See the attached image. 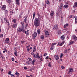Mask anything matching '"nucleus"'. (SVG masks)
<instances>
[{"label": "nucleus", "mask_w": 77, "mask_h": 77, "mask_svg": "<svg viewBox=\"0 0 77 77\" xmlns=\"http://www.w3.org/2000/svg\"><path fill=\"white\" fill-rule=\"evenodd\" d=\"M37 15L38 16V18H35L34 20V25L35 27H38L39 26L40 24V21H41V19L42 18L41 15L39 14V13H37Z\"/></svg>", "instance_id": "obj_1"}, {"label": "nucleus", "mask_w": 77, "mask_h": 77, "mask_svg": "<svg viewBox=\"0 0 77 77\" xmlns=\"http://www.w3.org/2000/svg\"><path fill=\"white\" fill-rule=\"evenodd\" d=\"M21 28L22 29V31L23 32V33H24L26 35H29V30H27L26 31H25L27 30V25L26 24H25L24 25V22H21Z\"/></svg>", "instance_id": "obj_2"}, {"label": "nucleus", "mask_w": 77, "mask_h": 77, "mask_svg": "<svg viewBox=\"0 0 77 77\" xmlns=\"http://www.w3.org/2000/svg\"><path fill=\"white\" fill-rule=\"evenodd\" d=\"M31 54L32 55L34 59H36V58H39V53H36V54H34V53H31Z\"/></svg>", "instance_id": "obj_3"}, {"label": "nucleus", "mask_w": 77, "mask_h": 77, "mask_svg": "<svg viewBox=\"0 0 77 77\" xmlns=\"http://www.w3.org/2000/svg\"><path fill=\"white\" fill-rule=\"evenodd\" d=\"M32 36L33 38V39H35V38L37 36V33L34 32V33L32 34Z\"/></svg>", "instance_id": "obj_4"}, {"label": "nucleus", "mask_w": 77, "mask_h": 77, "mask_svg": "<svg viewBox=\"0 0 77 77\" xmlns=\"http://www.w3.org/2000/svg\"><path fill=\"white\" fill-rule=\"evenodd\" d=\"M54 57L55 58V59L56 60H58L59 59V57L57 55H55L54 56Z\"/></svg>", "instance_id": "obj_5"}, {"label": "nucleus", "mask_w": 77, "mask_h": 77, "mask_svg": "<svg viewBox=\"0 0 77 77\" xmlns=\"http://www.w3.org/2000/svg\"><path fill=\"white\" fill-rule=\"evenodd\" d=\"M72 38L73 39H74L75 41H77V37L75 35H73Z\"/></svg>", "instance_id": "obj_6"}, {"label": "nucleus", "mask_w": 77, "mask_h": 77, "mask_svg": "<svg viewBox=\"0 0 77 77\" xmlns=\"http://www.w3.org/2000/svg\"><path fill=\"white\" fill-rule=\"evenodd\" d=\"M73 71V69L71 68H69V71L68 72V74H69L70 72H72Z\"/></svg>", "instance_id": "obj_7"}, {"label": "nucleus", "mask_w": 77, "mask_h": 77, "mask_svg": "<svg viewBox=\"0 0 77 77\" xmlns=\"http://www.w3.org/2000/svg\"><path fill=\"white\" fill-rule=\"evenodd\" d=\"M6 5H4L2 6L1 9L2 10H5L6 9Z\"/></svg>", "instance_id": "obj_8"}, {"label": "nucleus", "mask_w": 77, "mask_h": 77, "mask_svg": "<svg viewBox=\"0 0 77 77\" xmlns=\"http://www.w3.org/2000/svg\"><path fill=\"white\" fill-rule=\"evenodd\" d=\"M11 26L13 28H16L17 26V24H13L11 25Z\"/></svg>", "instance_id": "obj_9"}, {"label": "nucleus", "mask_w": 77, "mask_h": 77, "mask_svg": "<svg viewBox=\"0 0 77 77\" xmlns=\"http://www.w3.org/2000/svg\"><path fill=\"white\" fill-rule=\"evenodd\" d=\"M4 12L5 15H8V14L9 11L7 10H5L4 11Z\"/></svg>", "instance_id": "obj_10"}, {"label": "nucleus", "mask_w": 77, "mask_h": 77, "mask_svg": "<svg viewBox=\"0 0 77 77\" xmlns=\"http://www.w3.org/2000/svg\"><path fill=\"white\" fill-rule=\"evenodd\" d=\"M16 4L17 5H20V0H16Z\"/></svg>", "instance_id": "obj_11"}, {"label": "nucleus", "mask_w": 77, "mask_h": 77, "mask_svg": "<svg viewBox=\"0 0 77 77\" xmlns=\"http://www.w3.org/2000/svg\"><path fill=\"white\" fill-rule=\"evenodd\" d=\"M58 29V26L57 25H55L54 26V30H55V29Z\"/></svg>", "instance_id": "obj_12"}, {"label": "nucleus", "mask_w": 77, "mask_h": 77, "mask_svg": "<svg viewBox=\"0 0 77 77\" xmlns=\"http://www.w3.org/2000/svg\"><path fill=\"white\" fill-rule=\"evenodd\" d=\"M54 11H52L51 12V13H50V15H51V17H53V15H54Z\"/></svg>", "instance_id": "obj_13"}, {"label": "nucleus", "mask_w": 77, "mask_h": 77, "mask_svg": "<svg viewBox=\"0 0 77 77\" xmlns=\"http://www.w3.org/2000/svg\"><path fill=\"white\" fill-rule=\"evenodd\" d=\"M31 62L32 64V65H35V62H36V60L34 59H33V60Z\"/></svg>", "instance_id": "obj_14"}, {"label": "nucleus", "mask_w": 77, "mask_h": 77, "mask_svg": "<svg viewBox=\"0 0 77 77\" xmlns=\"http://www.w3.org/2000/svg\"><path fill=\"white\" fill-rule=\"evenodd\" d=\"M42 55L41 54L40 55V57L39 56V58H37V59H40V60H41V61H42Z\"/></svg>", "instance_id": "obj_15"}, {"label": "nucleus", "mask_w": 77, "mask_h": 77, "mask_svg": "<svg viewBox=\"0 0 77 77\" xmlns=\"http://www.w3.org/2000/svg\"><path fill=\"white\" fill-rule=\"evenodd\" d=\"M36 50V46H35L33 48V50L32 52V53H33L34 52H35V51Z\"/></svg>", "instance_id": "obj_16"}, {"label": "nucleus", "mask_w": 77, "mask_h": 77, "mask_svg": "<svg viewBox=\"0 0 77 77\" xmlns=\"http://www.w3.org/2000/svg\"><path fill=\"white\" fill-rule=\"evenodd\" d=\"M18 31L19 32H21L22 30H23V29H22V28L21 29V28L19 27V28L17 29Z\"/></svg>", "instance_id": "obj_17"}, {"label": "nucleus", "mask_w": 77, "mask_h": 77, "mask_svg": "<svg viewBox=\"0 0 77 77\" xmlns=\"http://www.w3.org/2000/svg\"><path fill=\"white\" fill-rule=\"evenodd\" d=\"M76 7H77V2H76L74 3V5L73 6V8H75Z\"/></svg>", "instance_id": "obj_18"}, {"label": "nucleus", "mask_w": 77, "mask_h": 77, "mask_svg": "<svg viewBox=\"0 0 77 77\" xmlns=\"http://www.w3.org/2000/svg\"><path fill=\"white\" fill-rule=\"evenodd\" d=\"M37 33L38 35H40L41 33V30L39 29H38L37 30Z\"/></svg>", "instance_id": "obj_19"}, {"label": "nucleus", "mask_w": 77, "mask_h": 77, "mask_svg": "<svg viewBox=\"0 0 77 77\" xmlns=\"http://www.w3.org/2000/svg\"><path fill=\"white\" fill-rule=\"evenodd\" d=\"M23 16V13H20L19 16V19H20L21 18V17Z\"/></svg>", "instance_id": "obj_20"}, {"label": "nucleus", "mask_w": 77, "mask_h": 77, "mask_svg": "<svg viewBox=\"0 0 77 77\" xmlns=\"http://www.w3.org/2000/svg\"><path fill=\"white\" fill-rule=\"evenodd\" d=\"M75 42L74 41H72V42H69V45H71L72 44H74V43Z\"/></svg>", "instance_id": "obj_21"}, {"label": "nucleus", "mask_w": 77, "mask_h": 77, "mask_svg": "<svg viewBox=\"0 0 77 77\" xmlns=\"http://www.w3.org/2000/svg\"><path fill=\"white\" fill-rule=\"evenodd\" d=\"M61 39L62 40H64V39H65V36L64 35H62L61 36Z\"/></svg>", "instance_id": "obj_22"}, {"label": "nucleus", "mask_w": 77, "mask_h": 77, "mask_svg": "<svg viewBox=\"0 0 77 77\" xmlns=\"http://www.w3.org/2000/svg\"><path fill=\"white\" fill-rule=\"evenodd\" d=\"M45 34L46 35H46H49V32L48 31H46L45 32Z\"/></svg>", "instance_id": "obj_23"}, {"label": "nucleus", "mask_w": 77, "mask_h": 77, "mask_svg": "<svg viewBox=\"0 0 77 77\" xmlns=\"http://www.w3.org/2000/svg\"><path fill=\"white\" fill-rule=\"evenodd\" d=\"M27 17H26L25 18V19L24 20L25 23H26V24H27Z\"/></svg>", "instance_id": "obj_24"}, {"label": "nucleus", "mask_w": 77, "mask_h": 77, "mask_svg": "<svg viewBox=\"0 0 77 77\" xmlns=\"http://www.w3.org/2000/svg\"><path fill=\"white\" fill-rule=\"evenodd\" d=\"M4 20L6 22L8 21V19H7L6 17H4Z\"/></svg>", "instance_id": "obj_25"}, {"label": "nucleus", "mask_w": 77, "mask_h": 77, "mask_svg": "<svg viewBox=\"0 0 77 77\" xmlns=\"http://www.w3.org/2000/svg\"><path fill=\"white\" fill-rule=\"evenodd\" d=\"M17 51H15L14 52V54L16 56H18V55L17 54Z\"/></svg>", "instance_id": "obj_26"}, {"label": "nucleus", "mask_w": 77, "mask_h": 77, "mask_svg": "<svg viewBox=\"0 0 77 77\" xmlns=\"http://www.w3.org/2000/svg\"><path fill=\"white\" fill-rule=\"evenodd\" d=\"M30 49H32V47H30V48H27V51L28 52L30 51Z\"/></svg>", "instance_id": "obj_27"}, {"label": "nucleus", "mask_w": 77, "mask_h": 77, "mask_svg": "<svg viewBox=\"0 0 77 77\" xmlns=\"http://www.w3.org/2000/svg\"><path fill=\"white\" fill-rule=\"evenodd\" d=\"M48 66H49V67H51V62H49L48 63Z\"/></svg>", "instance_id": "obj_28"}, {"label": "nucleus", "mask_w": 77, "mask_h": 77, "mask_svg": "<svg viewBox=\"0 0 77 77\" xmlns=\"http://www.w3.org/2000/svg\"><path fill=\"white\" fill-rule=\"evenodd\" d=\"M62 7H59V11L60 12V11H62Z\"/></svg>", "instance_id": "obj_29"}, {"label": "nucleus", "mask_w": 77, "mask_h": 77, "mask_svg": "<svg viewBox=\"0 0 77 77\" xmlns=\"http://www.w3.org/2000/svg\"><path fill=\"white\" fill-rule=\"evenodd\" d=\"M75 24H76L77 23V17H75Z\"/></svg>", "instance_id": "obj_30"}, {"label": "nucleus", "mask_w": 77, "mask_h": 77, "mask_svg": "<svg viewBox=\"0 0 77 77\" xmlns=\"http://www.w3.org/2000/svg\"><path fill=\"white\" fill-rule=\"evenodd\" d=\"M41 39L43 40L44 39V36L43 35H42L41 36Z\"/></svg>", "instance_id": "obj_31"}, {"label": "nucleus", "mask_w": 77, "mask_h": 77, "mask_svg": "<svg viewBox=\"0 0 77 77\" xmlns=\"http://www.w3.org/2000/svg\"><path fill=\"white\" fill-rule=\"evenodd\" d=\"M10 15H12L13 14V13H14V11L13 10H12L11 11H10Z\"/></svg>", "instance_id": "obj_32"}, {"label": "nucleus", "mask_w": 77, "mask_h": 77, "mask_svg": "<svg viewBox=\"0 0 77 77\" xmlns=\"http://www.w3.org/2000/svg\"><path fill=\"white\" fill-rule=\"evenodd\" d=\"M64 7L65 8H68L69 7V6L68 5H65L64 6Z\"/></svg>", "instance_id": "obj_33"}, {"label": "nucleus", "mask_w": 77, "mask_h": 77, "mask_svg": "<svg viewBox=\"0 0 77 77\" xmlns=\"http://www.w3.org/2000/svg\"><path fill=\"white\" fill-rule=\"evenodd\" d=\"M62 45H62L61 43L60 44H59V43H58L57 46H58V47H61V46H62Z\"/></svg>", "instance_id": "obj_34"}, {"label": "nucleus", "mask_w": 77, "mask_h": 77, "mask_svg": "<svg viewBox=\"0 0 77 77\" xmlns=\"http://www.w3.org/2000/svg\"><path fill=\"white\" fill-rule=\"evenodd\" d=\"M35 14H36V13L35 12L33 13V19H34V18H35Z\"/></svg>", "instance_id": "obj_35"}, {"label": "nucleus", "mask_w": 77, "mask_h": 77, "mask_svg": "<svg viewBox=\"0 0 77 77\" xmlns=\"http://www.w3.org/2000/svg\"><path fill=\"white\" fill-rule=\"evenodd\" d=\"M15 74L16 75H20V73H18V72H16Z\"/></svg>", "instance_id": "obj_36"}, {"label": "nucleus", "mask_w": 77, "mask_h": 77, "mask_svg": "<svg viewBox=\"0 0 77 77\" xmlns=\"http://www.w3.org/2000/svg\"><path fill=\"white\" fill-rule=\"evenodd\" d=\"M6 2H7L8 3H11V0H7L6 1Z\"/></svg>", "instance_id": "obj_37"}, {"label": "nucleus", "mask_w": 77, "mask_h": 77, "mask_svg": "<svg viewBox=\"0 0 77 77\" xmlns=\"http://www.w3.org/2000/svg\"><path fill=\"white\" fill-rule=\"evenodd\" d=\"M26 63L28 65H30V61L28 60L26 61Z\"/></svg>", "instance_id": "obj_38"}, {"label": "nucleus", "mask_w": 77, "mask_h": 77, "mask_svg": "<svg viewBox=\"0 0 77 77\" xmlns=\"http://www.w3.org/2000/svg\"><path fill=\"white\" fill-rule=\"evenodd\" d=\"M29 60V61H30V62H32V59H31V58H30V57H29L28 58Z\"/></svg>", "instance_id": "obj_39"}, {"label": "nucleus", "mask_w": 77, "mask_h": 77, "mask_svg": "<svg viewBox=\"0 0 77 77\" xmlns=\"http://www.w3.org/2000/svg\"><path fill=\"white\" fill-rule=\"evenodd\" d=\"M60 7H61V8H63V4L62 3H61L60 4Z\"/></svg>", "instance_id": "obj_40"}, {"label": "nucleus", "mask_w": 77, "mask_h": 77, "mask_svg": "<svg viewBox=\"0 0 77 77\" xmlns=\"http://www.w3.org/2000/svg\"><path fill=\"white\" fill-rule=\"evenodd\" d=\"M57 44L56 43H52V46L53 47V45H56V44Z\"/></svg>", "instance_id": "obj_41"}, {"label": "nucleus", "mask_w": 77, "mask_h": 77, "mask_svg": "<svg viewBox=\"0 0 77 77\" xmlns=\"http://www.w3.org/2000/svg\"><path fill=\"white\" fill-rule=\"evenodd\" d=\"M13 22L14 23H16V22H17V20L15 19H14L13 20Z\"/></svg>", "instance_id": "obj_42"}, {"label": "nucleus", "mask_w": 77, "mask_h": 77, "mask_svg": "<svg viewBox=\"0 0 77 77\" xmlns=\"http://www.w3.org/2000/svg\"><path fill=\"white\" fill-rule=\"evenodd\" d=\"M11 71H9V72H8V74H9V75H11V74H11Z\"/></svg>", "instance_id": "obj_43"}, {"label": "nucleus", "mask_w": 77, "mask_h": 77, "mask_svg": "<svg viewBox=\"0 0 77 77\" xmlns=\"http://www.w3.org/2000/svg\"><path fill=\"white\" fill-rule=\"evenodd\" d=\"M50 50H53V46H51V47Z\"/></svg>", "instance_id": "obj_44"}, {"label": "nucleus", "mask_w": 77, "mask_h": 77, "mask_svg": "<svg viewBox=\"0 0 77 77\" xmlns=\"http://www.w3.org/2000/svg\"><path fill=\"white\" fill-rule=\"evenodd\" d=\"M3 35L2 34H1L0 35V38H3Z\"/></svg>", "instance_id": "obj_45"}, {"label": "nucleus", "mask_w": 77, "mask_h": 77, "mask_svg": "<svg viewBox=\"0 0 77 77\" xmlns=\"http://www.w3.org/2000/svg\"><path fill=\"white\" fill-rule=\"evenodd\" d=\"M2 56H3L2 53L1 52V51H0V56H1V57H2Z\"/></svg>", "instance_id": "obj_46"}, {"label": "nucleus", "mask_w": 77, "mask_h": 77, "mask_svg": "<svg viewBox=\"0 0 77 77\" xmlns=\"http://www.w3.org/2000/svg\"><path fill=\"white\" fill-rule=\"evenodd\" d=\"M4 51H5V52H8V50H6V48H4Z\"/></svg>", "instance_id": "obj_47"}, {"label": "nucleus", "mask_w": 77, "mask_h": 77, "mask_svg": "<svg viewBox=\"0 0 77 77\" xmlns=\"http://www.w3.org/2000/svg\"><path fill=\"white\" fill-rule=\"evenodd\" d=\"M50 2H49V1L48 0L46 2V3H47V4H48Z\"/></svg>", "instance_id": "obj_48"}, {"label": "nucleus", "mask_w": 77, "mask_h": 77, "mask_svg": "<svg viewBox=\"0 0 77 77\" xmlns=\"http://www.w3.org/2000/svg\"><path fill=\"white\" fill-rule=\"evenodd\" d=\"M70 18H74V16L72 15L70 16Z\"/></svg>", "instance_id": "obj_49"}, {"label": "nucleus", "mask_w": 77, "mask_h": 77, "mask_svg": "<svg viewBox=\"0 0 77 77\" xmlns=\"http://www.w3.org/2000/svg\"><path fill=\"white\" fill-rule=\"evenodd\" d=\"M67 51H68V50H66L65 51H64V53L65 54H66V53H67Z\"/></svg>", "instance_id": "obj_50"}, {"label": "nucleus", "mask_w": 77, "mask_h": 77, "mask_svg": "<svg viewBox=\"0 0 77 77\" xmlns=\"http://www.w3.org/2000/svg\"><path fill=\"white\" fill-rule=\"evenodd\" d=\"M6 41L7 42H8V41H9V38H6Z\"/></svg>", "instance_id": "obj_51"}, {"label": "nucleus", "mask_w": 77, "mask_h": 77, "mask_svg": "<svg viewBox=\"0 0 77 77\" xmlns=\"http://www.w3.org/2000/svg\"><path fill=\"white\" fill-rule=\"evenodd\" d=\"M6 23H8V26H9L10 25V24L9 23V21H8L7 22H6Z\"/></svg>", "instance_id": "obj_52"}, {"label": "nucleus", "mask_w": 77, "mask_h": 77, "mask_svg": "<svg viewBox=\"0 0 77 77\" xmlns=\"http://www.w3.org/2000/svg\"><path fill=\"white\" fill-rule=\"evenodd\" d=\"M48 54L47 53H45L44 54L43 56H45L46 55H47Z\"/></svg>", "instance_id": "obj_53"}, {"label": "nucleus", "mask_w": 77, "mask_h": 77, "mask_svg": "<svg viewBox=\"0 0 77 77\" xmlns=\"http://www.w3.org/2000/svg\"><path fill=\"white\" fill-rule=\"evenodd\" d=\"M24 69H27V67L26 66H24Z\"/></svg>", "instance_id": "obj_54"}, {"label": "nucleus", "mask_w": 77, "mask_h": 77, "mask_svg": "<svg viewBox=\"0 0 77 77\" xmlns=\"http://www.w3.org/2000/svg\"><path fill=\"white\" fill-rule=\"evenodd\" d=\"M11 77H15V75H13L12 74H11Z\"/></svg>", "instance_id": "obj_55"}, {"label": "nucleus", "mask_w": 77, "mask_h": 77, "mask_svg": "<svg viewBox=\"0 0 77 77\" xmlns=\"http://www.w3.org/2000/svg\"><path fill=\"white\" fill-rule=\"evenodd\" d=\"M30 47V45H29L28 46H26V48H28Z\"/></svg>", "instance_id": "obj_56"}, {"label": "nucleus", "mask_w": 77, "mask_h": 77, "mask_svg": "<svg viewBox=\"0 0 77 77\" xmlns=\"http://www.w3.org/2000/svg\"><path fill=\"white\" fill-rule=\"evenodd\" d=\"M65 43V41H63L62 42V43H61V44H62L63 45V44H64V43Z\"/></svg>", "instance_id": "obj_57"}, {"label": "nucleus", "mask_w": 77, "mask_h": 77, "mask_svg": "<svg viewBox=\"0 0 77 77\" xmlns=\"http://www.w3.org/2000/svg\"><path fill=\"white\" fill-rule=\"evenodd\" d=\"M11 60L12 61H14V58H12L11 59Z\"/></svg>", "instance_id": "obj_58"}, {"label": "nucleus", "mask_w": 77, "mask_h": 77, "mask_svg": "<svg viewBox=\"0 0 77 77\" xmlns=\"http://www.w3.org/2000/svg\"><path fill=\"white\" fill-rule=\"evenodd\" d=\"M49 57L48 56H47L45 58V59H48V58Z\"/></svg>", "instance_id": "obj_59"}, {"label": "nucleus", "mask_w": 77, "mask_h": 77, "mask_svg": "<svg viewBox=\"0 0 77 77\" xmlns=\"http://www.w3.org/2000/svg\"><path fill=\"white\" fill-rule=\"evenodd\" d=\"M61 68L62 69H64V68H65V67H64V66H61Z\"/></svg>", "instance_id": "obj_60"}, {"label": "nucleus", "mask_w": 77, "mask_h": 77, "mask_svg": "<svg viewBox=\"0 0 77 77\" xmlns=\"http://www.w3.org/2000/svg\"><path fill=\"white\" fill-rule=\"evenodd\" d=\"M5 44H8V43H9V42H7V41H6L5 42Z\"/></svg>", "instance_id": "obj_61"}, {"label": "nucleus", "mask_w": 77, "mask_h": 77, "mask_svg": "<svg viewBox=\"0 0 77 77\" xmlns=\"http://www.w3.org/2000/svg\"><path fill=\"white\" fill-rule=\"evenodd\" d=\"M64 28H66V25H65V24L64 25Z\"/></svg>", "instance_id": "obj_62"}, {"label": "nucleus", "mask_w": 77, "mask_h": 77, "mask_svg": "<svg viewBox=\"0 0 77 77\" xmlns=\"http://www.w3.org/2000/svg\"><path fill=\"white\" fill-rule=\"evenodd\" d=\"M60 56L62 57L63 56V54H61L60 55Z\"/></svg>", "instance_id": "obj_63"}, {"label": "nucleus", "mask_w": 77, "mask_h": 77, "mask_svg": "<svg viewBox=\"0 0 77 77\" xmlns=\"http://www.w3.org/2000/svg\"><path fill=\"white\" fill-rule=\"evenodd\" d=\"M58 33H59V34H61V32L60 31H59L58 32Z\"/></svg>", "instance_id": "obj_64"}]
</instances>
